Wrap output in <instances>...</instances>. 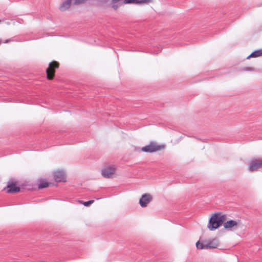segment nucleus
Wrapping results in <instances>:
<instances>
[{
	"label": "nucleus",
	"mask_w": 262,
	"mask_h": 262,
	"mask_svg": "<svg viewBox=\"0 0 262 262\" xmlns=\"http://www.w3.org/2000/svg\"><path fill=\"white\" fill-rule=\"evenodd\" d=\"M59 62L53 60L49 62L48 67L46 70L47 79L49 80H52L55 76V71L59 68Z\"/></svg>",
	"instance_id": "obj_3"
},
{
	"label": "nucleus",
	"mask_w": 262,
	"mask_h": 262,
	"mask_svg": "<svg viewBox=\"0 0 262 262\" xmlns=\"http://www.w3.org/2000/svg\"><path fill=\"white\" fill-rule=\"evenodd\" d=\"M51 185V183L48 182L45 180H40L39 181V183L38 185V189H43L45 188H47Z\"/></svg>",
	"instance_id": "obj_14"
},
{
	"label": "nucleus",
	"mask_w": 262,
	"mask_h": 262,
	"mask_svg": "<svg viewBox=\"0 0 262 262\" xmlns=\"http://www.w3.org/2000/svg\"><path fill=\"white\" fill-rule=\"evenodd\" d=\"M54 176L55 180L56 182H65L66 181V178L64 172L62 170H57L54 172Z\"/></svg>",
	"instance_id": "obj_8"
},
{
	"label": "nucleus",
	"mask_w": 262,
	"mask_h": 262,
	"mask_svg": "<svg viewBox=\"0 0 262 262\" xmlns=\"http://www.w3.org/2000/svg\"><path fill=\"white\" fill-rule=\"evenodd\" d=\"M116 171L114 166H109L104 168L101 172L102 176L106 178H110L113 177Z\"/></svg>",
	"instance_id": "obj_5"
},
{
	"label": "nucleus",
	"mask_w": 262,
	"mask_h": 262,
	"mask_svg": "<svg viewBox=\"0 0 262 262\" xmlns=\"http://www.w3.org/2000/svg\"><path fill=\"white\" fill-rule=\"evenodd\" d=\"M225 220L226 216L225 215L220 213H214L212 215L209 219L208 228L211 231L216 229L222 225Z\"/></svg>",
	"instance_id": "obj_1"
},
{
	"label": "nucleus",
	"mask_w": 262,
	"mask_h": 262,
	"mask_svg": "<svg viewBox=\"0 0 262 262\" xmlns=\"http://www.w3.org/2000/svg\"><path fill=\"white\" fill-rule=\"evenodd\" d=\"M165 145L158 144L155 141L150 142L147 145L140 148H136L137 151H141L146 153H152L164 150L165 149Z\"/></svg>",
	"instance_id": "obj_2"
},
{
	"label": "nucleus",
	"mask_w": 262,
	"mask_h": 262,
	"mask_svg": "<svg viewBox=\"0 0 262 262\" xmlns=\"http://www.w3.org/2000/svg\"><path fill=\"white\" fill-rule=\"evenodd\" d=\"M206 242L207 248H216L218 247L219 243L217 239L213 238L207 241H205Z\"/></svg>",
	"instance_id": "obj_11"
},
{
	"label": "nucleus",
	"mask_w": 262,
	"mask_h": 262,
	"mask_svg": "<svg viewBox=\"0 0 262 262\" xmlns=\"http://www.w3.org/2000/svg\"><path fill=\"white\" fill-rule=\"evenodd\" d=\"M239 222L235 220H229L224 223V227L227 230H232L237 227Z\"/></svg>",
	"instance_id": "obj_9"
},
{
	"label": "nucleus",
	"mask_w": 262,
	"mask_h": 262,
	"mask_svg": "<svg viewBox=\"0 0 262 262\" xmlns=\"http://www.w3.org/2000/svg\"><path fill=\"white\" fill-rule=\"evenodd\" d=\"M86 0H75L74 4L76 5L80 4L85 2Z\"/></svg>",
	"instance_id": "obj_18"
},
{
	"label": "nucleus",
	"mask_w": 262,
	"mask_h": 262,
	"mask_svg": "<svg viewBox=\"0 0 262 262\" xmlns=\"http://www.w3.org/2000/svg\"><path fill=\"white\" fill-rule=\"evenodd\" d=\"M78 202L79 203H80V204H82L84 205L85 206H88L90 205L92 203H93L94 202V200H90V201H87V202H83V201H78Z\"/></svg>",
	"instance_id": "obj_17"
},
{
	"label": "nucleus",
	"mask_w": 262,
	"mask_h": 262,
	"mask_svg": "<svg viewBox=\"0 0 262 262\" xmlns=\"http://www.w3.org/2000/svg\"><path fill=\"white\" fill-rule=\"evenodd\" d=\"M122 5L121 0H111L110 3V6L114 10H117Z\"/></svg>",
	"instance_id": "obj_12"
},
{
	"label": "nucleus",
	"mask_w": 262,
	"mask_h": 262,
	"mask_svg": "<svg viewBox=\"0 0 262 262\" xmlns=\"http://www.w3.org/2000/svg\"><path fill=\"white\" fill-rule=\"evenodd\" d=\"M262 166V159H255L251 161L249 166V170L253 171Z\"/></svg>",
	"instance_id": "obj_6"
},
{
	"label": "nucleus",
	"mask_w": 262,
	"mask_h": 262,
	"mask_svg": "<svg viewBox=\"0 0 262 262\" xmlns=\"http://www.w3.org/2000/svg\"><path fill=\"white\" fill-rule=\"evenodd\" d=\"M71 0H67L64 2L59 7V10L62 11L68 10L71 5Z\"/></svg>",
	"instance_id": "obj_13"
},
{
	"label": "nucleus",
	"mask_w": 262,
	"mask_h": 262,
	"mask_svg": "<svg viewBox=\"0 0 262 262\" xmlns=\"http://www.w3.org/2000/svg\"><path fill=\"white\" fill-rule=\"evenodd\" d=\"M260 56H262V49L254 51L249 56L247 57V59H249L250 58H256Z\"/></svg>",
	"instance_id": "obj_15"
},
{
	"label": "nucleus",
	"mask_w": 262,
	"mask_h": 262,
	"mask_svg": "<svg viewBox=\"0 0 262 262\" xmlns=\"http://www.w3.org/2000/svg\"><path fill=\"white\" fill-rule=\"evenodd\" d=\"M151 2V0H123L122 4H148Z\"/></svg>",
	"instance_id": "obj_10"
},
{
	"label": "nucleus",
	"mask_w": 262,
	"mask_h": 262,
	"mask_svg": "<svg viewBox=\"0 0 262 262\" xmlns=\"http://www.w3.org/2000/svg\"><path fill=\"white\" fill-rule=\"evenodd\" d=\"M8 41H9V40H6V41H5V43H7V42H8Z\"/></svg>",
	"instance_id": "obj_19"
},
{
	"label": "nucleus",
	"mask_w": 262,
	"mask_h": 262,
	"mask_svg": "<svg viewBox=\"0 0 262 262\" xmlns=\"http://www.w3.org/2000/svg\"><path fill=\"white\" fill-rule=\"evenodd\" d=\"M152 199V196L148 194L145 193L141 196L139 201V204L142 207H145L147 204L151 201Z\"/></svg>",
	"instance_id": "obj_7"
},
{
	"label": "nucleus",
	"mask_w": 262,
	"mask_h": 262,
	"mask_svg": "<svg viewBox=\"0 0 262 262\" xmlns=\"http://www.w3.org/2000/svg\"><path fill=\"white\" fill-rule=\"evenodd\" d=\"M7 189V192L9 193H14L18 192L20 189L18 186L17 182L14 180H11L8 182L7 187L5 188Z\"/></svg>",
	"instance_id": "obj_4"
},
{
	"label": "nucleus",
	"mask_w": 262,
	"mask_h": 262,
	"mask_svg": "<svg viewBox=\"0 0 262 262\" xmlns=\"http://www.w3.org/2000/svg\"><path fill=\"white\" fill-rule=\"evenodd\" d=\"M196 247L198 249H206L207 248V245L206 242L205 241H203L202 242H200V241H198L196 243Z\"/></svg>",
	"instance_id": "obj_16"
}]
</instances>
